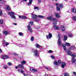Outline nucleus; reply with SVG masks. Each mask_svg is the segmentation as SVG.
Returning a JSON list of instances; mask_svg holds the SVG:
<instances>
[{"label":"nucleus","mask_w":76,"mask_h":76,"mask_svg":"<svg viewBox=\"0 0 76 76\" xmlns=\"http://www.w3.org/2000/svg\"><path fill=\"white\" fill-rule=\"evenodd\" d=\"M62 47L65 51H66L67 53V54L69 55V56H72V53L70 50H69V49H68L66 47V46H65V44H63Z\"/></svg>","instance_id":"obj_1"},{"label":"nucleus","mask_w":76,"mask_h":76,"mask_svg":"<svg viewBox=\"0 0 76 76\" xmlns=\"http://www.w3.org/2000/svg\"><path fill=\"white\" fill-rule=\"evenodd\" d=\"M47 19L50 20H53V23L54 25H57V19L54 17H52L51 16H50L47 18Z\"/></svg>","instance_id":"obj_2"},{"label":"nucleus","mask_w":76,"mask_h":76,"mask_svg":"<svg viewBox=\"0 0 76 76\" xmlns=\"http://www.w3.org/2000/svg\"><path fill=\"white\" fill-rule=\"evenodd\" d=\"M32 52L34 53L33 55L35 57H38V50H35L34 49H32Z\"/></svg>","instance_id":"obj_3"},{"label":"nucleus","mask_w":76,"mask_h":76,"mask_svg":"<svg viewBox=\"0 0 76 76\" xmlns=\"http://www.w3.org/2000/svg\"><path fill=\"white\" fill-rule=\"evenodd\" d=\"M32 19H33L35 22H39V20L37 18V15L35 14L32 15Z\"/></svg>","instance_id":"obj_4"},{"label":"nucleus","mask_w":76,"mask_h":76,"mask_svg":"<svg viewBox=\"0 0 76 76\" xmlns=\"http://www.w3.org/2000/svg\"><path fill=\"white\" fill-rule=\"evenodd\" d=\"M27 28L28 30L29 31V32H30V33H32V32H33V30H32V29L31 28L30 25H29L28 26Z\"/></svg>","instance_id":"obj_5"},{"label":"nucleus","mask_w":76,"mask_h":76,"mask_svg":"<svg viewBox=\"0 0 76 76\" xmlns=\"http://www.w3.org/2000/svg\"><path fill=\"white\" fill-rule=\"evenodd\" d=\"M58 44L59 46H61L62 43H61V38H58Z\"/></svg>","instance_id":"obj_6"},{"label":"nucleus","mask_w":76,"mask_h":76,"mask_svg":"<svg viewBox=\"0 0 76 76\" xmlns=\"http://www.w3.org/2000/svg\"><path fill=\"white\" fill-rule=\"evenodd\" d=\"M1 57L2 59H7V58H9V56L7 55H2Z\"/></svg>","instance_id":"obj_7"},{"label":"nucleus","mask_w":76,"mask_h":76,"mask_svg":"<svg viewBox=\"0 0 76 76\" xmlns=\"http://www.w3.org/2000/svg\"><path fill=\"white\" fill-rule=\"evenodd\" d=\"M19 18L20 19H28V17L23 15H19Z\"/></svg>","instance_id":"obj_8"},{"label":"nucleus","mask_w":76,"mask_h":76,"mask_svg":"<svg viewBox=\"0 0 76 76\" xmlns=\"http://www.w3.org/2000/svg\"><path fill=\"white\" fill-rule=\"evenodd\" d=\"M52 37V34H51V33H49L48 35H46V38L48 39V38L49 39H51Z\"/></svg>","instance_id":"obj_9"},{"label":"nucleus","mask_w":76,"mask_h":76,"mask_svg":"<svg viewBox=\"0 0 76 76\" xmlns=\"http://www.w3.org/2000/svg\"><path fill=\"white\" fill-rule=\"evenodd\" d=\"M35 47H36V48H40V49H41L42 48V47L41 46H40V45H39V44L36 43L35 45Z\"/></svg>","instance_id":"obj_10"},{"label":"nucleus","mask_w":76,"mask_h":76,"mask_svg":"<svg viewBox=\"0 0 76 76\" xmlns=\"http://www.w3.org/2000/svg\"><path fill=\"white\" fill-rule=\"evenodd\" d=\"M9 34V31H4L3 32L4 35L5 36Z\"/></svg>","instance_id":"obj_11"},{"label":"nucleus","mask_w":76,"mask_h":76,"mask_svg":"<svg viewBox=\"0 0 76 76\" xmlns=\"http://www.w3.org/2000/svg\"><path fill=\"white\" fill-rule=\"evenodd\" d=\"M5 9L6 10H10V7L9 5H7L6 6V7H5Z\"/></svg>","instance_id":"obj_12"},{"label":"nucleus","mask_w":76,"mask_h":76,"mask_svg":"<svg viewBox=\"0 0 76 76\" xmlns=\"http://www.w3.org/2000/svg\"><path fill=\"white\" fill-rule=\"evenodd\" d=\"M30 70L32 72H37V70L36 69H35L32 68H30Z\"/></svg>","instance_id":"obj_13"},{"label":"nucleus","mask_w":76,"mask_h":76,"mask_svg":"<svg viewBox=\"0 0 76 76\" xmlns=\"http://www.w3.org/2000/svg\"><path fill=\"white\" fill-rule=\"evenodd\" d=\"M61 29L62 31H65V26H62L61 28Z\"/></svg>","instance_id":"obj_14"},{"label":"nucleus","mask_w":76,"mask_h":76,"mask_svg":"<svg viewBox=\"0 0 76 76\" xmlns=\"http://www.w3.org/2000/svg\"><path fill=\"white\" fill-rule=\"evenodd\" d=\"M66 66V63H65V62H63L62 63V64L61 65V67L62 68H64Z\"/></svg>","instance_id":"obj_15"},{"label":"nucleus","mask_w":76,"mask_h":76,"mask_svg":"<svg viewBox=\"0 0 76 76\" xmlns=\"http://www.w3.org/2000/svg\"><path fill=\"white\" fill-rule=\"evenodd\" d=\"M53 28H54L55 29H56V30H58V29H59V28H58V27L56 25H55L53 26Z\"/></svg>","instance_id":"obj_16"},{"label":"nucleus","mask_w":76,"mask_h":76,"mask_svg":"<svg viewBox=\"0 0 76 76\" xmlns=\"http://www.w3.org/2000/svg\"><path fill=\"white\" fill-rule=\"evenodd\" d=\"M53 64L56 65V66H58V63L56 60H55L53 62Z\"/></svg>","instance_id":"obj_17"},{"label":"nucleus","mask_w":76,"mask_h":76,"mask_svg":"<svg viewBox=\"0 0 76 76\" xmlns=\"http://www.w3.org/2000/svg\"><path fill=\"white\" fill-rule=\"evenodd\" d=\"M9 15L12 16H14L15 15V13L13 12H9L8 13Z\"/></svg>","instance_id":"obj_18"},{"label":"nucleus","mask_w":76,"mask_h":76,"mask_svg":"<svg viewBox=\"0 0 76 76\" xmlns=\"http://www.w3.org/2000/svg\"><path fill=\"white\" fill-rule=\"evenodd\" d=\"M72 63H73L75 62H76V59L75 58H72Z\"/></svg>","instance_id":"obj_19"},{"label":"nucleus","mask_w":76,"mask_h":76,"mask_svg":"<svg viewBox=\"0 0 76 76\" xmlns=\"http://www.w3.org/2000/svg\"><path fill=\"white\" fill-rule=\"evenodd\" d=\"M18 66V67H20L21 69H23V68H24V67H23V65L21 64H19Z\"/></svg>","instance_id":"obj_20"},{"label":"nucleus","mask_w":76,"mask_h":76,"mask_svg":"<svg viewBox=\"0 0 76 76\" xmlns=\"http://www.w3.org/2000/svg\"><path fill=\"white\" fill-rule=\"evenodd\" d=\"M55 16L56 18H60V14L57 13H56L55 14Z\"/></svg>","instance_id":"obj_21"},{"label":"nucleus","mask_w":76,"mask_h":76,"mask_svg":"<svg viewBox=\"0 0 76 76\" xmlns=\"http://www.w3.org/2000/svg\"><path fill=\"white\" fill-rule=\"evenodd\" d=\"M71 11L73 13H76V8H72Z\"/></svg>","instance_id":"obj_22"},{"label":"nucleus","mask_w":76,"mask_h":76,"mask_svg":"<svg viewBox=\"0 0 76 76\" xmlns=\"http://www.w3.org/2000/svg\"><path fill=\"white\" fill-rule=\"evenodd\" d=\"M17 71L19 72L20 73V72L21 73H23V71L21 69H18L17 70Z\"/></svg>","instance_id":"obj_23"},{"label":"nucleus","mask_w":76,"mask_h":76,"mask_svg":"<svg viewBox=\"0 0 76 76\" xmlns=\"http://www.w3.org/2000/svg\"><path fill=\"white\" fill-rule=\"evenodd\" d=\"M75 49V48L74 46L71 47L70 48V49H69V50H73Z\"/></svg>","instance_id":"obj_24"},{"label":"nucleus","mask_w":76,"mask_h":76,"mask_svg":"<svg viewBox=\"0 0 76 76\" xmlns=\"http://www.w3.org/2000/svg\"><path fill=\"white\" fill-rule=\"evenodd\" d=\"M32 3V0H29V2L28 4V6H30Z\"/></svg>","instance_id":"obj_25"},{"label":"nucleus","mask_w":76,"mask_h":76,"mask_svg":"<svg viewBox=\"0 0 76 76\" xmlns=\"http://www.w3.org/2000/svg\"><path fill=\"white\" fill-rule=\"evenodd\" d=\"M6 2V1L4 0H0V3H5Z\"/></svg>","instance_id":"obj_26"},{"label":"nucleus","mask_w":76,"mask_h":76,"mask_svg":"<svg viewBox=\"0 0 76 76\" xmlns=\"http://www.w3.org/2000/svg\"><path fill=\"white\" fill-rule=\"evenodd\" d=\"M64 40L65 41H66L67 39V36L66 35H64Z\"/></svg>","instance_id":"obj_27"},{"label":"nucleus","mask_w":76,"mask_h":76,"mask_svg":"<svg viewBox=\"0 0 76 76\" xmlns=\"http://www.w3.org/2000/svg\"><path fill=\"white\" fill-rule=\"evenodd\" d=\"M72 56L73 58L74 57H76V53H74L73 54H72Z\"/></svg>","instance_id":"obj_28"},{"label":"nucleus","mask_w":76,"mask_h":76,"mask_svg":"<svg viewBox=\"0 0 76 76\" xmlns=\"http://www.w3.org/2000/svg\"><path fill=\"white\" fill-rule=\"evenodd\" d=\"M18 34L19 36H21V37H23V33L21 32H19Z\"/></svg>","instance_id":"obj_29"},{"label":"nucleus","mask_w":76,"mask_h":76,"mask_svg":"<svg viewBox=\"0 0 76 76\" xmlns=\"http://www.w3.org/2000/svg\"><path fill=\"white\" fill-rule=\"evenodd\" d=\"M64 76H69V74L68 73H64Z\"/></svg>","instance_id":"obj_30"},{"label":"nucleus","mask_w":76,"mask_h":76,"mask_svg":"<svg viewBox=\"0 0 76 76\" xmlns=\"http://www.w3.org/2000/svg\"><path fill=\"white\" fill-rule=\"evenodd\" d=\"M21 63L23 65L25 64H26V61H23L21 62Z\"/></svg>","instance_id":"obj_31"},{"label":"nucleus","mask_w":76,"mask_h":76,"mask_svg":"<svg viewBox=\"0 0 76 76\" xmlns=\"http://www.w3.org/2000/svg\"><path fill=\"white\" fill-rule=\"evenodd\" d=\"M65 44L66 45H67V46H70V43H67V42H65Z\"/></svg>","instance_id":"obj_32"},{"label":"nucleus","mask_w":76,"mask_h":76,"mask_svg":"<svg viewBox=\"0 0 76 76\" xmlns=\"http://www.w3.org/2000/svg\"><path fill=\"white\" fill-rule=\"evenodd\" d=\"M68 36L69 37H70V38H71V37H72L73 35H72V34H69L68 35Z\"/></svg>","instance_id":"obj_33"},{"label":"nucleus","mask_w":76,"mask_h":76,"mask_svg":"<svg viewBox=\"0 0 76 76\" xmlns=\"http://www.w3.org/2000/svg\"><path fill=\"white\" fill-rule=\"evenodd\" d=\"M58 65L61 63V61L60 60H58Z\"/></svg>","instance_id":"obj_34"},{"label":"nucleus","mask_w":76,"mask_h":76,"mask_svg":"<svg viewBox=\"0 0 76 76\" xmlns=\"http://www.w3.org/2000/svg\"><path fill=\"white\" fill-rule=\"evenodd\" d=\"M38 17H39V18H44V16L40 15H38Z\"/></svg>","instance_id":"obj_35"},{"label":"nucleus","mask_w":76,"mask_h":76,"mask_svg":"<svg viewBox=\"0 0 76 76\" xmlns=\"http://www.w3.org/2000/svg\"><path fill=\"white\" fill-rule=\"evenodd\" d=\"M34 39V37L33 36L31 37V41H33Z\"/></svg>","instance_id":"obj_36"},{"label":"nucleus","mask_w":76,"mask_h":76,"mask_svg":"<svg viewBox=\"0 0 76 76\" xmlns=\"http://www.w3.org/2000/svg\"><path fill=\"white\" fill-rule=\"evenodd\" d=\"M56 9L58 11H59V10H60V7H57Z\"/></svg>","instance_id":"obj_37"},{"label":"nucleus","mask_w":76,"mask_h":76,"mask_svg":"<svg viewBox=\"0 0 76 76\" xmlns=\"http://www.w3.org/2000/svg\"><path fill=\"white\" fill-rule=\"evenodd\" d=\"M72 19L73 20H76V16H73V17H72Z\"/></svg>","instance_id":"obj_38"},{"label":"nucleus","mask_w":76,"mask_h":76,"mask_svg":"<svg viewBox=\"0 0 76 76\" xmlns=\"http://www.w3.org/2000/svg\"><path fill=\"white\" fill-rule=\"evenodd\" d=\"M3 23V20H0V23L2 24Z\"/></svg>","instance_id":"obj_39"},{"label":"nucleus","mask_w":76,"mask_h":76,"mask_svg":"<svg viewBox=\"0 0 76 76\" xmlns=\"http://www.w3.org/2000/svg\"><path fill=\"white\" fill-rule=\"evenodd\" d=\"M34 9H37V10H38V9H39V8L37 7H34Z\"/></svg>","instance_id":"obj_40"},{"label":"nucleus","mask_w":76,"mask_h":76,"mask_svg":"<svg viewBox=\"0 0 76 76\" xmlns=\"http://www.w3.org/2000/svg\"><path fill=\"white\" fill-rule=\"evenodd\" d=\"M3 15V13L2 12V11L0 10V16H1Z\"/></svg>","instance_id":"obj_41"},{"label":"nucleus","mask_w":76,"mask_h":76,"mask_svg":"<svg viewBox=\"0 0 76 76\" xmlns=\"http://www.w3.org/2000/svg\"><path fill=\"white\" fill-rule=\"evenodd\" d=\"M56 5L58 7V6H60V4L58 3H56Z\"/></svg>","instance_id":"obj_42"},{"label":"nucleus","mask_w":76,"mask_h":76,"mask_svg":"<svg viewBox=\"0 0 76 76\" xmlns=\"http://www.w3.org/2000/svg\"><path fill=\"white\" fill-rule=\"evenodd\" d=\"M11 18H13L14 19H16V17L14 15H12V16H11Z\"/></svg>","instance_id":"obj_43"},{"label":"nucleus","mask_w":76,"mask_h":76,"mask_svg":"<svg viewBox=\"0 0 76 76\" xmlns=\"http://www.w3.org/2000/svg\"><path fill=\"white\" fill-rule=\"evenodd\" d=\"M33 22L32 21H31L30 22V23H29V25H30V24H31V25H33Z\"/></svg>","instance_id":"obj_44"},{"label":"nucleus","mask_w":76,"mask_h":76,"mask_svg":"<svg viewBox=\"0 0 76 76\" xmlns=\"http://www.w3.org/2000/svg\"><path fill=\"white\" fill-rule=\"evenodd\" d=\"M51 57L52 59H54L55 58V57L54 56H51Z\"/></svg>","instance_id":"obj_45"},{"label":"nucleus","mask_w":76,"mask_h":76,"mask_svg":"<svg viewBox=\"0 0 76 76\" xmlns=\"http://www.w3.org/2000/svg\"><path fill=\"white\" fill-rule=\"evenodd\" d=\"M7 64L8 66H11V65H12V64L10 62H8L7 63Z\"/></svg>","instance_id":"obj_46"},{"label":"nucleus","mask_w":76,"mask_h":76,"mask_svg":"<svg viewBox=\"0 0 76 76\" xmlns=\"http://www.w3.org/2000/svg\"><path fill=\"white\" fill-rule=\"evenodd\" d=\"M60 7H62L63 6V5L62 4H59V6Z\"/></svg>","instance_id":"obj_47"},{"label":"nucleus","mask_w":76,"mask_h":76,"mask_svg":"<svg viewBox=\"0 0 76 76\" xmlns=\"http://www.w3.org/2000/svg\"><path fill=\"white\" fill-rule=\"evenodd\" d=\"M4 69H7V66H4Z\"/></svg>","instance_id":"obj_48"},{"label":"nucleus","mask_w":76,"mask_h":76,"mask_svg":"<svg viewBox=\"0 0 76 76\" xmlns=\"http://www.w3.org/2000/svg\"><path fill=\"white\" fill-rule=\"evenodd\" d=\"M49 53H53V52L52 50H50L48 51Z\"/></svg>","instance_id":"obj_49"},{"label":"nucleus","mask_w":76,"mask_h":76,"mask_svg":"<svg viewBox=\"0 0 76 76\" xmlns=\"http://www.w3.org/2000/svg\"><path fill=\"white\" fill-rule=\"evenodd\" d=\"M24 76H28V75L27 74H23Z\"/></svg>","instance_id":"obj_50"},{"label":"nucleus","mask_w":76,"mask_h":76,"mask_svg":"<svg viewBox=\"0 0 76 76\" xmlns=\"http://www.w3.org/2000/svg\"><path fill=\"white\" fill-rule=\"evenodd\" d=\"M9 44L8 43V42H6V45H7H7H9Z\"/></svg>","instance_id":"obj_51"},{"label":"nucleus","mask_w":76,"mask_h":76,"mask_svg":"<svg viewBox=\"0 0 76 76\" xmlns=\"http://www.w3.org/2000/svg\"><path fill=\"white\" fill-rule=\"evenodd\" d=\"M73 74H74V75L75 76L76 75V72H73Z\"/></svg>","instance_id":"obj_52"},{"label":"nucleus","mask_w":76,"mask_h":76,"mask_svg":"<svg viewBox=\"0 0 76 76\" xmlns=\"http://www.w3.org/2000/svg\"><path fill=\"white\" fill-rule=\"evenodd\" d=\"M45 69H47V70H48V69H49V68L47 67L46 66H45Z\"/></svg>","instance_id":"obj_53"},{"label":"nucleus","mask_w":76,"mask_h":76,"mask_svg":"<svg viewBox=\"0 0 76 76\" xmlns=\"http://www.w3.org/2000/svg\"><path fill=\"white\" fill-rule=\"evenodd\" d=\"M58 37L59 38H60V34H58Z\"/></svg>","instance_id":"obj_54"},{"label":"nucleus","mask_w":76,"mask_h":76,"mask_svg":"<svg viewBox=\"0 0 76 76\" xmlns=\"http://www.w3.org/2000/svg\"><path fill=\"white\" fill-rule=\"evenodd\" d=\"M38 2L39 3H40L41 2V1L40 0H38Z\"/></svg>","instance_id":"obj_55"},{"label":"nucleus","mask_w":76,"mask_h":76,"mask_svg":"<svg viewBox=\"0 0 76 76\" xmlns=\"http://www.w3.org/2000/svg\"><path fill=\"white\" fill-rule=\"evenodd\" d=\"M13 54H14V55H18L16 53H13Z\"/></svg>","instance_id":"obj_56"},{"label":"nucleus","mask_w":76,"mask_h":76,"mask_svg":"<svg viewBox=\"0 0 76 76\" xmlns=\"http://www.w3.org/2000/svg\"><path fill=\"white\" fill-rule=\"evenodd\" d=\"M2 52V50H1V49L0 48V53H1Z\"/></svg>","instance_id":"obj_57"},{"label":"nucleus","mask_w":76,"mask_h":76,"mask_svg":"<svg viewBox=\"0 0 76 76\" xmlns=\"http://www.w3.org/2000/svg\"><path fill=\"white\" fill-rule=\"evenodd\" d=\"M14 25H17V23H14Z\"/></svg>","instance_id":"obj_58"},{"label":"nucleus","mask_w":76,"mask_h":76,"mask_svg":"<svg viewBox=\"0 0 76 76\" xmlns=\"http://www.w3.org/2000/svg\"><path fill=\"white\" fill-rule=\"evenodd\" d=\"M18 66H16L15 67V69H18Z\"/></svg>","instance_id":"obj_59"},{"label":"nucleus","mask_w":76,"mask_h":76,"mask_svg":"<svg viewBox=\"0 0 76 76\" xmlns=\"http://www.w3.org/2000/svg\"><path fill=\"white\" fill-rule=\"evenodd\" d=\"M23 1H27V0H23Z\"/></svg>","instance_id":"obj_60"},{"label":"nucleus","mask_w":76,"mask_h":76,"mask_svg":"<svg viewBox=\"0 0 76 76\" xmlns=\"http://www.w3.org/2000/svg\"><path fill=\"white\" fill-rule=\"evenodd\" d=\"M39 27H37V28L38 29H39Z\"/></svg>","instance_id":"obj_61"},{"label":"nucleus","mask_w":76,"mask_h":76,"mask_svg":"<svg viewBox=\"0 0 76 76\" xmlns=\"http://www.w3.org/2000/svg\"><path fill=\"white\" fill-rule=\"evenodd\" d=\"M0 38H1V36H0Z\"/></svg>","instance_id":"obj_62"}]
</instances>
